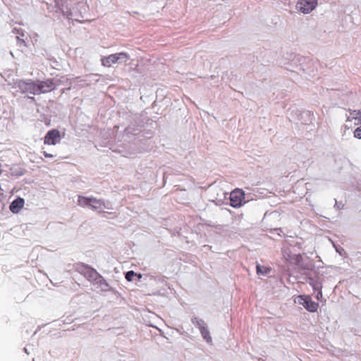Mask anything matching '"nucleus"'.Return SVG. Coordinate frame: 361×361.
<instances>
[{
	"instance_id": "obj_1",
	"label": "nucleus",
	"mask_w": 361,
	"mask_h": 361,
	"mask_svg": "<svg viewBox=\"0 0 361 361\" xmlns=\"http://www.w3.org/2000/svg\"><path fill=\"white\" fill-rule=\"evenodd\" d=\"M66 0H47V8L49 12L56 14V17L61 16L68 19L80 21L79 18H82L81 12L79 13L69 8L66 5Z\"/></svg>"
},
{
	"instance_id": "obj_2",
	"label": "nucleus",
	"mask_w": 361,
	"mask_h": 361,
	"mask_svg": "<svg viewBox=\"0 0 361 361\" xmlns=\"http://www.w3.org/2000/svg\"><path fill=\"white\" fill-rule=\"evenodd\" d=\"M78 204L82 207H90L92 210L102 212L104 209H112V205L109 202H105L102 199H97L94 197H85L78 195Z\"/></svg>"
},
{
	"instance_id": "obj_3",
	"label": "nucleus",
	"mask_w": 361,
	"mask_h": 361,
	"mask_svg": "<svg viewBox=\"0 0 361 361\" xmlns=\"http://www.w3.org/2000/svg\"><path fill=\"white\" fill-rule=\"evenodd\" d=\"M288 256L286 260L294 264L300 270L310 271L314 267L313 261L307 256H303L300 254Z\"/></svg>"
},
{
	"instance_id": "obj_4",
	"label": "nucleus",
	"mask_w": 361,
	"mask_h": 361,
	"mask_svg": "<svg viewBox=\"0 0 361 361\" xmlns=\"http://www.w3.org/2000/svg\"><path fill=\"white\" fill-rule=\"evenodd\" d=\"M130 59V55L126 52H119L110 54L102 58V64L106 67H110L116 63H125Z\"/></svg>"
},
{
	"instance_id": "obj_5",
	"label": "nucleus",
	"mask_w": 361,
	"mask_h": 361,
	"mask_svg": "<svg viewBox=\"0 0 361 361\" xmlns=\"http://www.w3.org/2000/svg\"><path fill=\"white\" fill-rule=\"evenodd\" d=\"M75 270L82 275L89 282L92 283L99 273L94 268L84 263H78L75 265Z\"/></svg>"
},
{
	"instance_id": "obj_6",
	"label": "nucleus",
	"mask_w": 361,
	"mask_h": 361,
	"mask_svg": "<svg viewBox=\"0 0 361 361\" xmlns=\"http://www.w3.org/2000/svg\"><path fill=\"white\" fill-rule=\"evenodd\" d=\"M15 86L21 93H30L34 95L37 94L36 91V81L31 79L18 80L15 82Z\"/></svg>"
},
{
	"instance_id": "obj_7",
	"label": "nucleus",
	"mask_w": 361,
	"mask_h": 361,
	"mask_svg": "<svg viewBox=\"0 0 361 361\" xmlns=\"http://www.w3.org/2000/svg\"><path fill=\"white\" fill-rule=\"evenodd\" d=\"M58 80L55 79H47L45 80L36 81V91L37 94L49 92L59 86Z\"/></svg>"
},
{
	"instance_id": "obj_8",
	"label": "nucleus",
	"mask_w": 361,
	"mask_h": 361,
	"mask_svg": "<svg viewBox=\"0 0 361 361\" xmlns=\"http://www.w3.org/2000/svg\"><path fill=\"white\" fill-rule=\"evenodd\" d=\"M295 302L302 305L304 308L310 312H317L319 307V304L312 301L311 297L307 295H298L295 298Z\"/></svg>"
},
{
	"instance_id": "obj_9",
	"label": "nucleus",
	"mask_w": 361,
	"mask_h": 361,
	"mask_svg": "<svg viewBox=\"0 0 361 361\" xmlns=\"http://www.w3.org/2000/svg\"><path fill=\"white\" fill-rule=\"evenodd\" d=\"M192 323L197 326L201 334V336L205 340L207 343H211L212 342V338L210 336L209 331L207 329V324L202 319L194 317L191 319Z\"/></svg>"
},
{
	"instance_id": "obj_10",
	"label": "nucleus",
	"mask_w": 361,
	"mask_h": 361,
	"mask_svg": "<svg viewBox=\"0 0 361 361\" xmlns=\"http://www.w3.org/2000/svg\"><path fill=\"white\" fill-rule=\"evenodd\" d=\"M317 6V0H299L296 4V9L302 13L312 12Z\"/></svg>"
},
{
	"instance_id": "obj_11",
	"label": "nucleus",
	"mask_w": 361,
	"mask_h": 361,
	"mask_svg": "<svg viewBox=\"0 0 361 361\" xmlns=\"http://www.w3.org/2000/svg\"><path fill=\"white\" fill-rule=\"evenodd\" d=\"M245 197V193L241 189H235L230 195V204L234 208H238L243 205V200Z\"/></svg>"
},
{
	"instance_id": "obj_12",
	"label": "nucleus",
	"mask_w": 361,
	"mask_h": 361,
	"mask_svg": "<svg viewBox=\"0 0 361 361\" xmlns=\"http://www.w3.org/2000/svg\"><path fill=\"white\" fill-rule=\"evenodd\" d=\"M60 132L57 129L49 130L44 137V144L56 145L60 142Z\"/></svg>"
},
{
	"instance_id": "obj_13",
	"label": "nucleus",
	"mask_w": 361,
	"mask_h": 361,
	"mask_svg": "<svg viewBox=\"0 0 361 361\" xmlns=\"http://www.w3.org/2000/svg\"><path fill=\"white\" fill-rule=\"evenodd\" d=\"M92 284L96 286L102 292H111L114 290V289L100 274Z\"/></svg>"
},
{
	"instance_id": "obj_14",
	"label": "nucleus",
	"mask_w": 361,
	"mask_h": 361,
	"mask_svg": "<svg viewBox=\"0 0 361 361\" xmlns=\"http://www.w3.org/2000/svg\"><path fill=\"white\" fill-rule=\"evenodd\" d=\"M24 204V199L18 197L11 203L9 209L13 214H18L23 207Z\"/></svg>"
},
{
	"instance_id": "obj_15",
	"label": "nucleus",
	"mask_w": 361,
	"mask_h": 361,
	"mask_svg": "<svg viewBox=\"0 0 361 361\" xmlns=\"http://www.w3.org/2000/svg\"><path fill=\"white\" fill-rule=\"evenodd\" d=\"M308 283L312 286L313 290L316 292V290H320L322 289V281L317 276H309L307 278Z\"/></svg>"
},
{
	"instance_id": "obj_16",
	"label": "nucleus",
	"mask_w": 361,
	"mask_h": 361,
	"mask_svg": "<svg viewBox=\"0 0 361 361\" xmlns=\"http://www.w3.org/2000/svg\"><path fill=\"white\" fill-rule=\"evenodd\" d=\"M353 120L357 121V125L361 123V109L350 110V115L347 116L346 122H351Z\"/></svg>"
},
{
	"instance_id": "obj_17",
	"label": "nucleus",
	"mask_w": 361,
	"mask_h": 361,
	"mask_svg": "<svg viewBox=\"0 0 361 361\" xmlns=\"http://www.w3.org/2000/svg\"><path fill=\"white\" fill-rule=\"evenodd\" d=\"M271 271V269L264 266H261L259 264L257 265V273L259 275L265 276L268 274Z\"/></svg>"
},
{
	"instance_id": "obj_18",
	"label": "nucleus",
	"mask_w": 361,
	"mask_h": 361,
	"mask_svg": "<svg viewBox=\"0 0 361 361\" xmlns=\"http://www.w3.org/2000/svg\"><path fill=\"white\" fill-rule=\"evenodd\" d=\"M137 276V274L133 271H128L125 274V277H126V279L128 281H133V278L134 276ZM138 277L139 278H141V274H137Z\"/></svg>"
},
{
	"instance_id": "obj_19",
	"label": "nucleus",
	"mask_w": 361,
	"mask_h": 361,
	"mask_svg": "<svg viewBox=\"0 0 361 361\" xmlns=\"http://www.w3.org/2000/svg\"><path fill=\"white\" fill-rule=\"evenodd\" d=\"M354 137L357 139H361V126L355 130Z\"/></svg>"
},
{
	"instance_id": "obj_20",
	"label": "nucleus",
	"mask_w": 361,
	"mask_h": 361,
	"mask_svg": "<svg viewBox=\"0 0 361 361\" xmlns=\"http://www.w3.org/2000/svg\"><path fill=\"white\" fill-rule=\"evenodd\" d=\"M344 207V204L342 202H338L337 200L335 199V205L334 207L337 208L338 209H341Z\"/></svg>"
},
{
	"instance_id": "obj_21",
	"label": "nucleus",
	"mask_w": 361,
	"mask_h": 361,
	"mask_svg": "<svg viewBox=\"0 0 361 361\" xmlns=\"http://www.w3.org/2000/svg\"><path fill=\"white\" fill-rule=\"evenodd\" d=\"M315 293H317V295H316V298H317V300H321V298H322V290H316V292H315Z\"/></svg>"
},
{
	"instance_id": "obj_22",
	"label": "nucleus",
	"mask_w": 361,
	"mask_h": 361,
	"mask_svg": "<svg viewBox=\"0 0 361 361\" xmlns=\"http://www.w3.org/2000/svg\"><path fill=\"white\" fill-rule=\"evenodd\" d=\"M16 39L18 40V43L19 45H24L26 46L25 42L24 39H20L19 37H16Z\"/></svg>"
},
{
	"instance_id": "obj_23",
	"label": "nucleus",
	"mask_w": 361,
	"mask_h": 361,
	"mask_svg": "<svg viewBox=\"0 0 361 361\" xmlns=\"http://www.w3.org/2000/svg\"><path fill=\"white\" fill-rule=\"evenodd\" d=\"M42 153H43V154H44V156L45 157H47V158H52V157H54V155L52 154H49V153H48V152H47L45 151H44Z\"/></svg>"
},
{
	"instance_id": "obj_24",
	"label": "nucleus",
	"mask_w": 361,
	"mask_h": 361,
	"mask_svg": "<svg viewBox=\"0 0 361 361\" xmlns=\"http://www.w3.org/2000/svg\"><path fill=\"white\" fill-rule=\"evenodd\" d=\"M283 255L284 258L286 259L287 257H288V255H291L289 252H288L286 250H283Z\"/></svg>"
},
{
	"instance_id": "obj_25",
	"label": "nucleus",
	"mask_w": 361,
	"mask_h": 361,
	"mask_svg": "<svg viewBox=\"0 0 361 361\" xmlns=\"http://www.w3.org/2000/svg\"><path fill=\"white\" fill-rule=\"evenodd\" d=\"M125 133H126V134H129V133H131V128H130V127H128V128H126L125 129Z\"/></svg>"
},
{
	"instance_id": "obj_26",
	"label": "nucleus",
	"mask_w": 361,
	"mask_h": 361,
	"mask_svg": "<svg viewBox=\"0 0 361 361\" xmlns=\"http://www.w3.org/2000/svg\"><path fill=\"white\" fill-rule=\"evenodd\" d=\"M85 6L82 3L78 4V8H85Z\"/></svg>"
},
{
	"instance_id": "obj_27",
	"label": "nucleus",
	"mask_w": 361,
	"mask_h": 361,
	"mask_svg": "<svg viewBox=\"0 0 361 361\" xmlns=\"http://www.w3.org/2000/svg\"><path fill=\"white\" fill-rule=\"evenodd\" d=\"M55 80H58L59 85L61 84L62 81L60 79L54 78Z\"/></svg>"
},
{
	"instance_id": "obj_28",
	"label": "nucleus",
	"mask_w": 361,
	"mask_h": 361,
	"mask_svg": "<svg viewBox=\"0 0 361 361\" xmlns=\"http://www.w3.org/2000/svg\"><path fill=\"white\" fill-rule=\"evenodd\" d=\"M23 350H24V351H25L27 354H28V352H27V348H24V349H23Z\"/></svg>"
}]
</instances>
